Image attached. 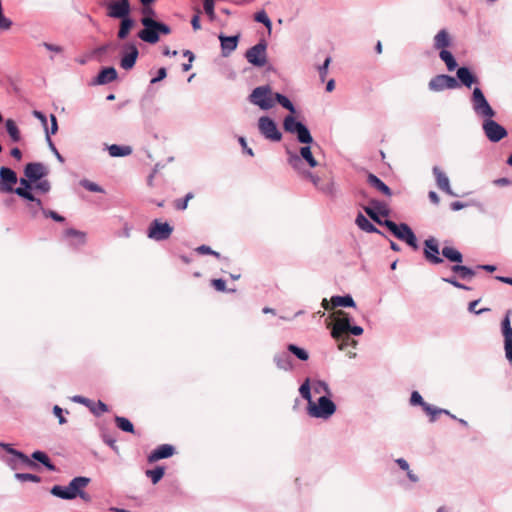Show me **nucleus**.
<instances>
[{
  "instance_id": "obj_9",
  "label": "nucleus",
  "mask_w": 512,
  "mask_h": 512,
  "mask_svg": "<svg viewBox=\"0 0 512 512\" xmlns=\"http://www.w3.org/2000/svg\"><path fill=\"white\" fill-rule=\"evenodd\" d=\"M482 130L486 138L492 143H497L508 135L505 127L496 122L494 117L482 120Z\"/></svg>"
},
{
  "instance_id": "obj_8",
  "label": "nucleus",
  "mask_w": 512,
  "mask_h": 512,
  "mask_svg": "<svg viewBox=\"0 0 512 512\" xmlns=\"http://www.w3.org/2000/svg\"><path fill=\"white\" fill-rule=\"evenodd\" d=\"M295 113V107L290 102V134L294 135L297 141L302 145L314 144L315 141L310 130L295 117Z\"/></svg>"
},
{
  "instance_id": "obj_42",
  "label": "nucleus",
  "mask_w": 512,
  "mask_h": 512,
  "mask_svg": "<svg viewBox=\"0 0 512 512\" xmlns=\"http://www.w3.org/2000/svg\"><path fill=\"white\" fill-rule=\"evenodd\" d=\"M312 388L317 394H325L324 396L330 395L331 390L325 381L317 380L313 383Z\"/></svg>"
},
{
  "instance_id": "obj_6",
  "label": "nucleus",
  "mask_w": 512,
  "mask_h": 512,
  "mask_svg": "<svg viewBox=\"0 0 512 512\" xmlns=\"http://www.w3.org/2000/svg\"><path fill=\"white\" fill-rule=\"evenodd\" d=\"M470 104L474 115L481 120L495 117L497 114L479 87L473 89Z\"/></svg>"
},
{
  "instance_id": "obj_3",
  "label": "nucleus",
  "mask_w": 512,
  "mask_h": 512,
  "mask_svg": "<svg viewBox=\"0 0 512 512\" xmlns=\"http://www.w3.org/2000/svg\"><path fill=\"white\" fill-rule=\"evenodd\" d=\"M352 317L343 310H337L333 313V324L331 327L332 338H339L342 332H350L354 336L363 334V328L352 325Z\"/></svg>"
},
{
  "instance_id": "obj_47",
  "label": "nucleus",
  "mask_w": 512,
  "mask_h": 512,
  "mask_svg": "<svg viewBox=\"0 0 512 512\" xmlns=\"http://www.w3.org/2000/svg\"><path fill=\"white\" fill-rule=\"evenodd\" d=\"M332 59L330 56H327L324 60V62L317 67L319 78L321 82H324L328 73L329 65L331 63Z\"/></svg>"
},
{
  "instance_id": "obj_14",
  "label": "nucleus",
  "mask_w": 512,
  "mask_h": 512,
  "mask_svg": "<svg viewBox=\"0 0 512 512\" xmlns=\"http://www.w3.org/2000/svg\"><path fill=\"white\" fill-rule=\"evenodd\" d=\"M266 48L267 44L264 40H261L246 51L245 57L247 61L256 67H263L267 62Z\"/></svg>"
},
{
  "instance_id": "obj_57",
  "label": "nucleus",
  "mask_w": 512,
  "mask_h": 512,
  "mask_svg": "<svg viewBox=\"0 0 512 512\" xmlns=\"http://www.w3.org/2000/svg\"><path fill=\"white\" fill-rule=\"evenodd\" d=\"M410 404L412 406H417V405H420L423 409L425 408V405H427L428 403H426L422 396L420 395L419 392L417 391H413L411 393V397H410Z\"/></svg>"
},
{
  "instance_id": "obj_62",
  "label": "nucleus",
  "mask_w": 512,
  "mask_h": 512,
  "mask_svg": "<svg viewBox=\"0 0 512 512\" xmlns=\"http://www.w3.org/2000/svg\"><path fill=\"white\" fill-rule=\"evenodd\" d=\"M39 46H42L44 47L46 50L54 53V54H61L63 53L64 49L62 46H59V45H56V44H52V43H48V42H42L39 44Z\"/></svg>"
},
{
  "instance_id": "obj_23",
  "label": "nucleus",
  "mask_w": 512,
  "mask_h": 512,
  "mask_svg": "<svg viewBox=\"0 0 512 512\" xmlns=\"http://www.w3.org/2000/svg\"><path fill=\"white\" fill-rule=\"evenodd\" d=\"M432 171L437 187L448 195L456 196L451 189L448 176L438 166H434Z\"/></svg>"
},
{
  "instance_id": "obj_19",
  "label": "nucleus",
  "mask_w": 512,
  "mask_h": 512,
  "mask_svg": "<svg viewBox=\"0 0 512 512\" xmlns=\"http://www.w3.org/2000/svg\"><path fill=\"white\" fill-rule=\"evenodd\" d=\"M424 257L431 264H440L443 259L439 256V244L437 239L430 237L424 241Z\"/></svg>"
},
{
  "instance_id": "obj_33",
  "label": "nucleus",
  "mask_w": 512,
  "mask_h": 512,
  "mask_svg": "<svg viewBox=\"0 0 512 512\" xmlns=\"http://www.w3.org/2000/svg\"><path fill=\"white\" fill-rule=\"evenodd\" d=\"M134 25L135 21L130 16L120 18V26L117 33L118 38L121 40L126 39Z\"/></svg>"
},
{
  "instance_id": "obj_37",
  "label": "nucleus",
  "mask_w": 512,
  "mask_h": 512,
  "mask_svg": "<svg viewBox=\"0 0 512 512\" xmlns=\"http://www.w3.org/2000/svg\"><path fill=\"white\" fill-rule=\"evenodd\" d=\"M442 255L451 262L461 263L463 261L462 254L452 247H444L442 249Z\"/></svg>"
},
{
  "instance_id": "obj_61",
  "label": "nucleus",
  "mask_w": 512,
  "mask_h": 512,
  "mask_svg": "<svg viewBox=\"0 0 512 512\" xmlns=\"http://www.w3.org/2000/svg\"><path fill=\"white\" fill-rule=\"evenodd\" d=\"M90 410L94 415L99 416L100 414L108 411V406L99 400L96 406L91 405Z\"/></svg>"
},
{
  "instance_id": "obj_34",
  "label": "nucleus",
  "mask_w": 512,
  "mask_h": 512,
  "mask_svg": "<svg viewBox=\"0 0 512 512\" xmlns=\"http://www.w3.org/2000/svg\"><path fill=\"white\" fill-rule=\"evenodd\" d=\"M350 332H342L339 338H333L338 343V349L345 351L348 347L355 348L358 342L349 336Z\"/></svg>"
},
{
  "instance_id": "obj_49",
  "label": "nucleus",
  "mask_w": 512,
  "mask_h": 512,
  "mask_svg": "<svg viewBox=\"0 0 512 512\" xmlns=\"http://www.w3.org/2000/svg\"><path fill=\"white\" fill-rule=\"evenodd\" d=\"M254 20L256 22L262 23L265 25L268 29H271V20L269 19L267 13L264 10L258 11L254 15Z\"/></svg>"
},
{
  "instance_id": "obj_22",
  "label": "nucleus",
  "mask_w": 512,
  "mask_h": 512,
  "mask_svg": "<svg viewBox=\"0 0 512 512\" xmlns=\"http://www.w3.org/2000/svg\"><path fill=\"white\" fill-rule=\"evenodd\" d=\"M174 453H175L174 446H172L170 444L159 445L148 456V462L152 463V462H156L161 459L169 458V457L173 456Z\"/></svg>"
},
{
  "instance_id": "obj_44",
  "label": "nucleus",
  "mask_w": 512,
  "mask_h": 512,
  "mask_svg": "<svg viewBox=\"0 0 512 512\" xmlns=\"http://www.w3.org/2000/svg\"><path fill=\"white\" fill-rule=\"evenodd\" d=\"M80 185L84 189H86V190H88L90 192H95V193H104L105 192L104 189L100 185H98L97 183L92 182V181H90L88 179H82L80 181Z\"/></svg>"
},
{
  "instance_id": "obj_18",
  "label": "nucleus",
  "mask_w": 512,
  "mask_h": 512,
  "mask_svg": "<svg viewBox=\"0 0 512 512\" xmlns=\"http://www.w3.org/2000/svg\"><path fill=\"white\" fill-rule=\"evenodd\" d=\"M18 182L17 174L9 167L2 166L0 168V191L14 192L13 186Z\"/></svg>"
},
{
  "instance_id": "obj_31",
  "label": "nucleus",
  "mask_w": 512,
  "mask_h": 512,
  "mask_svg": "<svg viewBox=\"0 0 512 512\" xmlns=\"http://www.w3.org/2000/svg\"><path fill=\"white\" fill-rule=\"evenodd\" d=\"M367 182L384 195L391 196V189L376 175L369 173L367 177Z\"/></svg>"
},
{
  "instance_id": "obj_39",
  "label": "nucleus",
  "mask_w": 512,
  "mask_h": 512,
  "mask_svg": "<svg viewBox=\"0 0 512 512\" xmlns=\"http://www.w3.org/2000/svg\"><path fill=\"white\" fill-rule=\"evenodd\" d=\"M451 269L454 273L459 274L460 278L462 279H471L475 276V271L467 266L454 265Z\"/></svg>"
},
{
  "instance_id": "obj_50",
  "label": "nucleus",
  "mask_w": 512,
  "mask_h": 512,
  "mask_svg": "<svg viewBox=\"0 0 512 512\" xmlns=\"http://www.w3.org/2000/svg\"><path fill=\"white\" fill-rule=\"evenodd\" d=\"M300 174L302 175V177L309 179L316 188L320 189V187L322 186L320 185L321 178L317 174H314L311 171H309L308 169L303 170L302 172H300Z\"/></svg>"
},
{
  "instance_id": "obj_21",
  "label": "nucleus",
  "mask_w": 512,
  "mask_h": 512,
  "mask_svg": "<svg viewBox=\"0 0 512 512\" xmlns=\"http://www.w3.org/2000/svg\"><path fill=\"white\" fill-rule=\"evenodd\" d=\"M322 307L326 310L330 308L336 307H355L356 303L354 299L350 295L345 296H333L331 300L328 301L326 298L322 300Z\"/></svg>"
},
{
  "instance_id": "obj_10",
  "label": "nucleus",
  "mask_w": 512,
  "mask_h": 512,
  "mask_svg": "<svg viewBox=\"0 0 512 512\" xmlns=\"http://www.w3.org/2000/svg\"><path fill=\"white\" fill-rule=\"evenodd\" d=\"M173 230V226L168 222L154 219L147 229V237L157 242L165 241L170 238Z\"/></svg>"
},
{
  "instance_id": "obj_60",
  "label": "nucleus",
  "mask_w": 512,
  "mask_h": 512,
  "mask_svg": "<svg viewBox=\"0 0 512 512\" xmlns=\"http://www.w3.org/2000/svg\"><path fill=\"white\" fill-rule=\"evenodd\" d=\"M428 415L431 416L430 421L434 422L436 420V416L439 414H442L441 408H437L435 406H432L430 404L425 405V408L423 409Z\"/></svg>"
},
{
  "instance_id": "obj_25",
  "label": "nucleus",
  "mask_w": 512,
  "mask_h": 512,
  "mask_svg": "<svg viewBox=\"0 0 512 512\" xmlns=\"http://www.w3.org/2000/svg\"><path fill=\"white\" fill-rule=\"evenodd\" d=\"M457 81L463 86L471 88L473 84H478L479 79L474 75L468 67H459L456 71Z\"/></svg>"
},
{
  "instance_id": "obj_41",
  "label": "nucleus",
  "mask_w": 512,
  "mask_h": 512,
  "mask_svg": "<svg viewBox=\"0 0 512 512\" xmlns=\"http://www.w3.org/2000/svg\"><path fill=\"white\" fill-rule=\"evenodd\" d=\"M115 422H116L117 427L119 429H121L122 431L128 432V433H134V425L132 424V422L129 419L122 417V416H116Z\"/></svg>"
},
{
  "instance_id": "obj_63",
  "label": "nucleus",
  "mask_w": 512,
  "mask_h": 512,
  "mask_svg": "<svg viewBox=\"0 0 512 512\" xmlns=\"http://www.w3.org/2000/svg\"><path fill=\"white\" fill-rule=\"evenodd\" d=\"M43 215L46 218H51L56 222H64L65 221V218L63 216H61L60 214H58L57 212L52 211V210H48V209L43 210Z\"/></svg>"
},
{
  "instance_id": "obj_30",
  "label": "nucleus",
  "mask_w": 512,
  "mask_h": 512,
  "mask_svg": "<svg viewBox=\"0 0 512 512\" xmlns=\"http://www.w3.org/2000/svg\"><path fill=\"white\" fill-rule=\"evenodd\" d=\"M0 446L3 449H5L7 453H9L11 455H15L16 457L21 459V461L23 463H25L27 465V467L32 468V469H35L38 467V465H36L34 462H32L26 454H24L23 452H21L19 450L12 448L10 444L0 442Z\"/></svg>"
},
{
  "instance_id": "obj_58",
  "label": "nucleus",
  "mask_w": 512,
  "mask_h": 512,
  "mask_svg": "<svg viewBox=\"0 0 512 512\" xmlns=\"http://www.w3.org/2000/svg\"><path fill=\"white\" fill-rule=\"evenodd\" d=\"M46 141L48 143V146L50 148V150L54 153V155L56 156L57 160L60 162V163H63L64 162V158L63 156L59 153V151L57 150L56 146L54 145L51 137L49 136V132H48V129H46Z\"/></svg>"
},
{
  "instance_id": "obj_11",
  "label": "nucleus",
  "mask_w": 512,
  "mask_h": 512,
  "mask_svg": "<svg viewBox=\"0 0 512 512\" xmlns=\"http://www.w3.org/2000/svg\"><path fill=\"white\" fill-rule=\"evenodd\" d=\"M143 29L139 31L138 37L149 44H155L159 41L160 35L156 25V20L153 17L143 16L141 18Z\"/></svg>"
},
{
  "instance_id": "obj_35",
  "label": "nucleus",
  "mask_w": 512,
  "mask_h": 512,
  "mask_svg": "<svg viewBox=\"0 0 512 512\" xmlns=\"http://www.w3.org/2000/svg\"><path fill=\"white\" fill-rule=\"evenodd\" d=\"M108 151L111 157H124L132 153V148L130 146L112 144L108 147Z\"/></svg>"
},
{
  "instance_id": "obj_53",
  "label": "nucleus",
  "mask_w": 512,
  "mask_h": 512,
  "mask_svg": "<svg viewBox=\"0 0 512 512\" xmlns=\"http://www.w3.org/2000/svg\"><path fill=\"white\" fill-rule=\"evenodd\" d=\"M214 6H215L214 0H204L203 1L204 11L208 15V17L211 21L215 20V18H216Z\"/></svg>"
},
{
  "instance_id": "obj_13",
  "label": "nucleus",
  "mask_w": 512,
  "mask_h": 512,
  "mask_svg": "<svg viewBox=\"0 0 512 512\" xmlns=\"http://www.w3.org/2000/svg\"><path fill=\"white\" fill-rule=\"evenodd\" d=\"M459 83L456 78L446 74H439L430 79L428 88L433 92H441L446 89H456Z\"/></svg>"
},
{
  "instance_id": "obj_55",
  "label": "nucleus",
  "mask_w": 512,
  "mask_h": 512,
  "mask_svg": "<svg viewBox=\"0 0 512 512\" xmlns=\"http://www.w3.org/2000/svg\"><path fill=\"white\" fill-rule=\"evenodd\" d=\"M34 183H35L34 188L43 194L48 193L51 189V184L46 179L42 178L41 180H38L37 182H34Z\"/></svg>"
},
{
  "instance_id": "obj_26",
  "label": "nucleus",
  "mask_w": 512,
  "mask_h": 512,
  "mask_svg": "<svg viewBox=\"0 0 512 512\" xmlns=\"http://www.w3.org/2000/svg\"><path fill=\"white\" fill-rule=\"evenodd\" d=\"M452 44V38L446 29H441L433 38V47L435 50L447 49Z\"/></svg>"
},
{
  "instance_id": "obj_7",
  "label": "nucleus",
  "mask_w": 512,
  "mask_h": 512,
  "mask_svg": "<svg viewBox=\"0 0 512 512\" xmlns=\"http://www.w3.org/2000/svg\"><path fill=\"white\" fill-rule=\"evenodd\" d=\"M384 226L399 240L404 241L414 250L418 249L417 238L413 230L406 224H396L394 221L385 219Z\"/></svg>"
},
{
  "instance_id": "obj_29",
  "label": "nucleus",
  "mask_w": 512,
  "mask_h": 512,
  "mask_svg": "<svg viewBox=\"0 0 512 512\" xmlns=\"http://www.w3.org/2000/svg\"><path fill=\"white\" fill-rule=\"evenodd\" d=\"M5 129H6L7 134L10 137L11 142H13V143L21 142V140H22L21 131L13 119L9 118V119L5 120Z\"/></svg>"
},
{
  "instance_id": "obj_56",
  "label": "nucleus",
  "mask_w": 512,
  "mask_h": 512,
  "mask_svg": "<svg viewBox=\"0 0 512 512\" xmlns=\"http://www.w3.org/2000/svg\"><path fill=\"white\" fill-rule=\"evenodd\" d=\"M371 205L374 206V208L376 209V211L379 213V216H388L389 214V209L387 207V205L383 202H380L378 200H372L371 201Z\"/></svg>"
},
{
  "instance_id": "obj_4",
  "label": "nucleus",
  "mask_w": 512,
  "mask_h": 512,
  "mask_svg": "<svg viewBox=\"0 0 512 512\" xmlns=\"http://www.w3.org/2000/svg\"><path fill=\"white\" fill-rule=\"evenodd\" d=\"M336 404L328 397L321 396L317 401L307 403V414L316 419L328 420L336 412Z\"/></svg>"
},
{
  "instance_id": "obj_27",
  "label": "nucleus",
  "mask_w": 512,
  "mask_h": 512,
  "mask_svg": "<svg viewBox=\"0 0 512 512\" xmlns=\"http://www.w3.org/2000/svg\"><path fill=\"white\" fill-rule=\"evenodd\" d=\"M117 78V71L114 67H105L98 73L95 84L105 85Z\"/></svg>"
},
{
  "instance_id": "obj_2",
  "label": "nucleus",
  "mask_w": 512,
  "mask_h": 512,
  "mask_svg": "<svg viewBox=\"0 0 512 512\" xmlns=\"http://www.w3.org/2000/svg\"><path fill=\"white\" fill-rule=\"evenodd\" d=\"M317 149L319 145L316 142L301 146L298 153H290V164L299 173L307 170L305 166L310 169L319 167L321 163L316 159Z\"/></svg>"
},
{
  "instance_id": "obj_15",
  "label": "nucleus",
  "mask_w": 512,
  "mask_h": 512,
  "mask_svg": "<svg viewBox=\"0 0 512 512\" xmlns=\"http://www.w3.org/2000/svg\"><path fill=\"white\" fill-rule=\"evenodd\" d=\"M138 55L139 51L135 43H125L122 47L120 67L127 71L131 70L136 64Z\"/></svg>"
},
{
  "instance_id": "obj_17",
  "label": "nucleus",
  "mask_w": 512,
  "mask_h": 512,
  "mask_svg": "<svg viewBox=\"0 0 512 512\" xmlns=\"http://www.w3.org/2000/svg\"><path fill=\"white\" fill-rule=\"evenodd\" d=\"M501 333L504 339V350L507 360L512 363V327L509 312L501 322Z\"/></svg>"
},
{
  "instance_id": "obj_28",
  "label": "nucleus",
  "mask_w": 512,
  "mask_h": 512,
  "mask_svg": "<svg viewBox=\"0 0 512 512\" xmlns=\"http://www.w3.org/2000/svg\"><path fill=\"white\" fill-rule=\"evenodd\" d=\"M32 462H34L36 465L37 462L41 463L44 467H46L49 471L55 472L57 470L56 466L52 463L49 456L40 450L34 451L31 455V458H29Z\"/></svg>"
},
{
  "instance_id": "obj_40",
  "label": "nucleus",
  "mask_w": 512,
  "mask_h": 512,
  "mask_svg": "<svg viewBox=\"0 0 512 512\" xmlns=\"http://www.w3.org/2000/svg\"><path fill=\"white\" fill-rule=\"evenodd\" d=\"M165 468L162 466H157L154 469L147 470L146 475L151 479L153 484H157L164 476Z\"/></svg>"
},
{
  "instance_id": "obj_48",
  "label": "nucleus",
  "mask_w": 512,
  "mask_h": 512,
  "mask_svg": "<svg viewBox=\"0 0 512 512\" xmlns=\"http://www.w3.org/2000/svg\"><path fill=\"white\" fill-rule=\"evenodd\" d=\"M365 213L377 224L384 226V220L379 217V213L376 211L373 205L364 207Z\"/></svg>"
},
{
  "instance_id": "obj_36",
  "label": "nucleus",
  "mask_w": 512,
  "mask_h": 512,
  "mask_svg": "<svg viewBox=\"0 0 512 512\" xmlns=\"http://www.w3.org/2000/svg\"><path fill=\"white\" fill-rule=\"evenodd\" d=\"M439 57L446 64L449 71H454L457 68V62L449 50L441 49Z\"/></svg>"
},
{
  "instance_id": "obj_46",
  "label": "nucleus",
  "mask_w": 512,
  "mask_h": 512,
  "mask_svg": "<svg viewBox=\"0 0 512 512\" xmlns=\"http://www.w3.org/2000/svg\"><path fill=\"white\" fill-rule=\"evenodd\" d=\"M67 237H74L77 239V244L82 245L85 243L86 234L82 231L69 228L65 231Z\"/></svg>"
},
{
  "instance_id": "obj_24",
  "label": "nucleus",
  "mask_w": 512,
  "mask_h": 512,
  "mask_svg": "<svg viewBox=\"0 0 512 512\" xmlns=\"http://www.w3.org/2000/svg\"><path fill=\"white\" fill-rule=\"evenodd\" d=\"M221 53L223 57H228L233 51L236 50L239 36H225L224 34L219 35Z\"/></svg>"
},
{
  "instance_id": "obj_51",
  "label": "nucleus",
  "mask_w": 512,
  "mask_h": 512,
  "mask_svg": "<svg viewBox=\"0 0 512 512\" xmlns=\"http://www.w3.org/2000/svg\"><path fill=\"white\" fill-rule=\"evenodd\" d=\"M15 478L20 482L31 481L39 483L41 481V478L38 475L31 473H16Z\"/></svg>"
},
{
  "instance_id": "obj_16",
  "label": "nucleus",
  "mask_w": 512,
  "mask_h": 512,
  "mask_svg": "<svg viewBox=\"0 0 512 512\" xmlns=\"http://www.w3.org/2000/svg\"><path fill=\"white\" fill-rule=\"evenodd\" d=\"M107 15L111 18L120 19L130 16L131 5L129 0H116L108 3Z\"/></svg>"
},
{
  "instance_id": "obj_43",
  "label": "nucleus",
  "mask_w": 512,
  "mask_h": 512,
  "mask_svg": "<svg viewBox=\"0 0 512 512\" xmlns=\"http://www.w3.org/2000/svg\"><path fill=\"white\" fill-rule=\"evenodd\" d=\"M299 393L303 399L307 400L308 403H310V401H313L311 398V385L309 378H306L305 381L302 383V385L299 388Z\"/></svg>"
},
{
  "instance_id": "obj_54",
  "label": "nucleus",
  "mask_w": 512,
  "mask_h": 512,
  "mask_svg": "<svg viewBox=\"0 0 512 512\" xmlns=\"http://www.w3.org/2000/svg\"><path fill=\"white\" fill-rule=\"evenodd\" d=\"M211 285L220 292H235V289H227L226 288V282L225 280L219 278V279H213L211 281Z\"/></svg>"
},
{
  "instance_id": "obj_32",
  "label": "nucleus",
  "mask_w": 512,
  "mask_h": 512,
  "mask_svg": "<svg viewBox=\"0 0 512 512\" xmlns=\"http://www.w3.org/2000/svg\"><path fill=\"white\" fill-rule=\"evenodd\" d=\"M355 223L361 230L367 233L382 234L381 231L376 228L362 213H358Z\"/></svg>"
},
{
  "instance_id": "obj_45",
  "label": "nucleus",
  "mask_w": 512,
  "mask_h": 512,
  "mask_svg": "<svg viewBox=\"0 0 512 512\" xmlns=\"http://www.w3.org/2000/svg\"><path fill=\"white\" fill-rule=\"evenodd\" d=\"M290 354H293L301 361L309 359V353L304 348L298 347L294 344H290Z\"/></svg>"
},
{
  "instance_id": "obj_59",
  "label": "nucleus",
  "mask_w": 512,
  "mask_h": 512,
  "mask_svg": "<svg viewBox=\"0 0 512 512\" xmlns=\"http://www.w3.org/2000/svg\"><path fill=\"white\" fill-rule=\"evenodd\" d=\"M195 251L198 253V254H201V255H205V254H208V255H213L214 257L216 258H220L221 255L219 252L217 251H214L212 250L209 246L207 245H200L198 246Z\"/></svg>"
},
{
  "instance_id": "obj_12",
  "label": "nucleus",
  "mask_w": 512,
  "mask_h": 512,
  "mask_svg": "<svg viewBox=\"0 0 512 512\" xmlns=\"http://www.w3.org/2000/svg\"><path fill=\"white\" fill-rule=\"evenodd\" d=\"M258 129L260 134L271 142H279L282 139V133L278 129L275 121L268 116L259 118Z\"/></svg>"
},
{
  "instance_id": "obj_52",
  "label": "nucleus",
  "mask_w": 512,
  "mask_h": 512,
  "mask_svg": "<svg viewBox=\"0 0 512 512\" xmlns=\"http://www.w3.org/2000/svg\"><path fill=\"white\" fill-rule=\"evenodd\" d=\"M274 361L278 368L283 369V370L288 369V355L286 354V352L275 355Z\"/></svg>"
},
{
  "instance_id": "obj_64",
  "label": "nucleus",
  "mask_w": 512,
  "mask_h": 512,
  "mask_svg": "<svg viewBox=\"0 0 512 512\" xmlns=\"http://www.w3.org/2000/svg\"><path fill=\"white\" fill-rule=\"evenodd\" d=\"M71 400L75 403L83 404L89 408L91 407V405H94L90 399L83 397L81 395H75L71 398Z\"/></svg>"
},
{
  "instance_id": "obj_38",
  "label": "nucleus",
  "mask_w": 512,
  "mask_h": 512,
  "mask_svg": "<svg viewBox=\"0 0 512 512\" xmlns=\"http://www.w3.org/2000/svg\"><path fill=\"white\" fill-rule=\"evenodd\" d=\"M14 193L29 202L36 203L37 207L41 208V200L34 196V194L32 193V190L15 189Z\"/></svg>"
},
{
  "instance_id": "obj_1",
  "label": "nucleus",
  "mask_w": 512,
  "mask_h": 512,
  "mask_svg": "<svg viewBox=\"0 0 512 512\" xmlns=\"http://www.w3.org/2000/svg\"><path fill=\"white\" fill-rule=\"evenodd\" d=\"M250 103L258 106L261 110H269L279 103L283 108L288 109V96L274 92L269 85L258 86L253 89L248 97Z\"/></svg>"
},
{
  "instance_id": "obj_5",
  "label": "nucleus",
  "mask_w": 512,
  "mask_h": 512,
  "mask_svg": "<svg viewBox=\"0 0 512 512\" xmlns=\"http://www.w3.org/2000/svg\"><path fill=\"white\" fill-rule=\"evenodd\" d=\"M90 478L85 476L74 477L67 486L54 485L50 493L63 500H73L77 497L79 488H85L90 483Z\"/></svg>"
},
{
  "instance_id": "obj_20",
  "label": "nucleus",
  "mask_w": 512,
  "mask_h": 512,
  "mask_svg": "<svg viewBox=\"0 0 512 512\" xmlns=\"http://www.w3.org/2000/svg\"><path fill=\"white\" fill-rule=\"evenodd\" d=\"M47 175L48 168L41 162H30L24 168V176L33 182H37Z\"/></svg>"
}]
</instances>
